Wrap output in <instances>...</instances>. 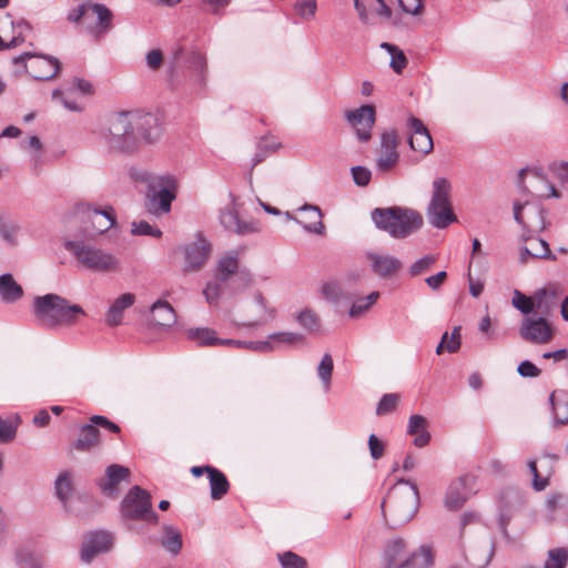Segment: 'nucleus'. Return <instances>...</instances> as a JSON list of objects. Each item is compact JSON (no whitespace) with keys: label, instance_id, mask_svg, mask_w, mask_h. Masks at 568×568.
I'll use <instances>...</instances> for the list:
<instances>
[{"label":"nucleus","instance_id":"1","mask_svg":"<svg viewBox=\"0 0 568 568\" xmlns=\"http://www.w3.org/2000/svg\"><path fill=\"white\" fill-rule=\"evenodd\" d=\"M375 226L390 237L402 240L419 231L423 216L416 210L404 206L376 207L371 212Z\"/></svg>","mask_w":568,"mask_h":568},{"label":"nucleus","instance_id":"2","mask_svg":"<svg viewBox=\"0 0 568 568\" xmlns=\"http://www.w3.org/2000/svg\"><path fill=\"white\" fill-rule=\"evenodd\" d=\"M33 311L43 326H72L87 315L82 306L71 304L67 298L49 293L33 300Z\"/></svg>","mask_w":568,"mask_h":568},{"label":"nucleus","instance_id":"3","mask_svg":"<svg viewBox=\"0 0 568 568\" xmlns=\"http://www.w3.org/2000/svg\"><path fill=\"white\" fill-rule=\"evenodd\" d=\"M71 23H79L94 40H102L113 27V13L103 3L89 2L69 10L67 16Z\"/></svg>","mask_w":568,"mask_h":568},{"label":"nucleus","instance_id":"4","mask_svg":"<svg viewBox=\"0 0 568 568\" xmlns=\"http://www.w3.org/2000/svg\"><path fill=\"white\" fill-rule=\"evenodd\" d=\"M64 248L75 258L80 266L98 273L115 272L120 261L112 253L82 240L64 242Z\"/></svg>","mask_w":568,"mask_h":568},{"label":"nucleus","instance_id":"5","mask_svg":"<svg viewBox=\"0 0 568 568\" xmlns=\"http://www.w3.org/2000/svg\"><path fill=\"white\" fill-rule=\"evenodd\" d=\"M102 136L110 149L129 153L139 148V136L134 132L133 113L120 112L111 115Z\"/></svg>","mask_w":568,"mask_h":568},{"label":"nucleus","instance_id":"6","mask_svg":"<svg viewBox=\"0 0 568 568\" xmlns=\"http://www.w3.org/2000/svg\"><path fill=\"white\" fill-rule=\"evenodd\" d=\"M452 184L446 178L433 181L432 197L426 214L429 224L436 229H446L457 222L450 202Z\"/></svg>","mask_w":568,"mask_h":568},{"label":"nucleus","instance_id":"7","mask_svg":"<svg viewBox=\"0 0 568 568\" xmlns=\"http://www.w3.org/2000/svg\"><path fill=\"white\" fill-rule=\"evenodd\" d=\"M14 67L13 74L21 77L29 74L32 79L48 81L53 79L60 71V62L57 58L44 54L23 52L12 59Z\"/></svg>","mask_w":568,"mask_h":568},{"label":"nucleus","instance_id":"8","mask_svg":"<svg viewBox=\"0 0 568 568\" xmlns=\"http://www.w3.org/2000/svg\"><path fill=\"white\" fill-rule=\"evenodd\" d=\"M176 191L178 181L174 176L165 174L155 178L149 184V195L145 202L148 212L153 215L169 213L172 202L176 197Z\"/></svg>","mask_w":568,"mask_h":568},{"label":"nucleus","instance_id":"9","mask_svg":"<svg viewBox=\"0 0 568 568\" xmlns=\"http://www.w3.org/2000/svg\"><path fill=\"white\" fill-rule=\"evenodd\" d=\"M399 483L410 485L413 493L405 496H398L397 491H390L382 503L383 514L387 513L396 525L406 524L412 520L418 507V489L414 483L402 479Z\"/></svg>","mask_w":568,"mask_h":568},{"label":"nucleus","instance_id":"10","mask_svg":"<svg viewBox=\"0 0 568 568\" xmlns=\"http://www.w3.org/2000/svg\"><path fill=\"white\" fill-rule=\"evenodd\" d=\"M121 514L125 519L141 520L151 524L158 521V515L152 509V499L149 491L140 486H133L121 503Z\"/></svg>","mask_w":568,"mask_h":568},{"label":"nucleus","instance_id":"11","mask_svg":"<svg viewBox=\"0 0 568 568\" xmlns=\"http://www.w3.org/2000/svg\"><path fill=\"white\" fill-rule=\"evenodd\" d=\"M526 506L525 494L514 487L503 489L498 497V526L501 535L509 538L510 520Z\"/></svg>","mask_w":568,"mask_h":568},{"label":"nucleus","instance_id":"12","mask_svg":"<svg viewBox=\"0 0 568 568\" xmlns=\"http://www.w3.org/2000/svg\"><path fill=\"white\" fill-rule=\"evenodd\" d=\"M518 332L524 341L537 345L548 343L554 335L551 324L547 317L537 314L524 317Z\"/></svg>","mask_w":568,"mask_h":568},{"label":"nucleus","instance_id":"13","mask_svg":"<svg viewBox=\"0 0 568 568\" xmlns=\"http://www.w3.org/2000/svg\"><path fill=\"white\" fill-rule=\"evenodd\" d=\"M345 120L354 129L357 139L361 142H367L372 138V129L375 124L376 112L371 104L361 105L354 110L345 112Z\"/></svg>","mask_w":568,"mask_h":568},{"label":"nucleus","instance_id":"14","mask_svg":"<svg viewBox=\"0 0 568 568\" xmlns=\"http://www.w3.org/2000/svg\"><path fill=\"white\" fill-rule=\"evenodd\" d=\"M182 252L184 272H196L206 264L212 252V245L205 237L199 235L193 242L185 244Z\"/></svg>","mask_w":568,"mask_h":568},{"label":"nucleus","instance_id":"15","mask_svg":"<svg viewBox=\"0 0 568 568\" xmlns=\"http://www.w3.org/2000/svg\"><path fill=\"white\" fill-rule=\"evenodd\" d=\"M397 146L396 131L393 129L384 131L381 135V153L376 160V171L378 173H387L396 165L399 159Z\"/></svg>","mask_w":568,"mask_h":568},{"label":"nucleus","instance_id":"16","mask_svg":"<svg viewBox=\"0 0 568 568\" xmlns=\"http://www.w3.org/2000/svg\"><path fill=\"white\" fill-rule=\"evenodd\" d=\"M240 252L231 250L226 252L217 262L216 275L221 281H227L232 275H237L242 281L243 286L246 287L252 282V274L247 268H241L239 265Z\"/></svg>","mask_w":568,"mask_h":568},{"label":"nucleus","instance_id":"17","mask_svg":"<svg viewBox=\"0 0 568 568\" xmlns=\"http://www.w3.org/2000/svg\"><path fill=\"white\" fill-rule=\"evenodd\" d=\"M77 211L89 215L94 234L106 232L115 223V213L112 206L98 209L90 203H80L77 205Z\"/></svg>","mask_w":568,"mask_h":568},{"label":"nucleus","instance_id":"18","mask_svg":"<svg viewBox=\"0 0 568 568\" xmlns=\"http://www.w3.org/2000/svg\"><path fill=\"white\" fill-rule=\"evenodd\" d=\"M495 555L494 538L485 534L477 541L473 542L467 551V560L477 568L487 567Z\"/></svg>","mask_w":568,"mask_h":568},{"label":"nucleus","instance_id":"19","mask_svg":"<svg viewBox=\"0 0 568 568\" xmlns=\"http://www.w3.org/2000/svg\"><path fill=\"white\" fill-rule=\"evenodd\" d=\"M366 258L369 262L372 272L379 278H390L395 276L403 266L402 261L390 254L367 252Z\"/></svg>","mask_w":568,"mask_h":568},{"label":"nucleus","instance_id":"20","mask_svg":"<svg viewBox=\"0 0 568 568\" xmlns=\"http://www.w3.org/2000/svg\"><path fill=\"white\" fill-rule=\"evenodd\" d=\"M297 212L301 214V219L293 217L290 213H287V216L301 224L308 233L318 235H323L325 233V226L322 222L323 214L317 205L304 204L297 209Z\"/></svg>","mask_w":568,"mask_h":568},{"label":"nucleus","instance_id":"21","mask_svg":"<svg viewBox=\"0 0 568 568\" xmlns=\"http://www.w3.org/2000/svg\"><path fill=\"white\" fill-rule=\"evenodd\" d=\"M134 132L141 142L153 143L161 136V126L155 115L146 113L142 115L133 114Z\"/></svg>","mask_w":568,"mask_h":568},{"label":"nucleus","instance_id":"22","mask_svg":"<svg viewBox=\"0 0 568 568\" xmlns=\"http://www.w3.org/2000/svg\"><path fill=\"white\" fill-rule=\"evenodd\" d=\"M129 477V468L112 464L106 467L105 477L98 481V486L105 496L115 497L119 493L118 486L122 481H128Z\"/></svg>","mask_w":568,"mask_h":568},{"label":"nucleus","instance_id":"23","mask_svg":"<svg viewBox=\"0 0 568 568\" xmlns=\"http://www.w3.org/2000/svg\"><path fill=\"white\" fill-rule=\"evenodd\" d=\"M112 536L106 531H93L85 539L81 549V559L90 562L98 554L111 549Z\"/></svg>","mask_w":568,"mask_h":568},{"label":"nucleus","instance_id":"24","mask_svg":"<svg viewBox=\"0 0 568 568\" xmlns=\"http://www.w3.org/2000/svg\"><path fill=\"white\" fill-rule=\"evenodd\" d=\"M220 223L227 232L237 235H246L257 231L255 223L241 220L234 206L221 210Z\"/></svg>","mask_w":568,"mask_h":568},{"label":"nucleus","instance_id":"25","mask_svg":"<svg viewBox=\"0 0 568 568\" xmlns=\"http://www.w3.org/2000/svg\"><path fill=\"white\" fill-rule=\"evenodd\" d=\"M253 308V320L248 322H243L239 326L242 327H256L262 325L270 320H273L276 315V310L274 307L267 306L266 300L261 292H255L253 300L248 303Z\"/></svg>","mask_w":568,"mask_h":568},{"label":"nucleus","instance_id":"26","mask_svg":"<svg viewBox=\"0 0 568 568\" xmlns=\"http://www.w3.org/2000/svg\"><path fill=\"white\" fill-rule=\"evenodd\" d=\"M135 302L133 293H124L116 297L105 312V323L110 327L122 324L125 310L130 308Z\"/></svg>","mask_w":568,"mask_h":568},{"label":"nucleus","instance_id":"27","mask_svg":"<svg viewBox=\"0 0 568 568\" xmlns=\"http://www.w3.org/2000/svg\"><path fill=\"white\" fill-rule=\"evenodd\" d=\"M470 478L468 476H464L458 478L457 480L453 481L447 489L446 496H445V507L450 510H456L463 507V505L466 503L468 496L466 494V486L467 481Z\"/></svg>","mask_w":568,"mask_h":568},{"label":"nucleus","instance_id":"28","mask_svg":"<svg viewBox=\"0 0 568 568\" xmlns=\"http://www.w3.org/2000/svg\"><path fill=\"white\" fill-rule=\"evenodd\" d=\"M407 434L414 436V445L416 447H425L430 440L426 418L418 414L412 415L407 425Z\"/></svg>","mask_w":568,"mask_h":568},{"label":"nucleus","instance_id":"29","mask_svg":"<svg viewBox=\"0 0 568 568\" xmlns=\"http://www.w3.org/2000/svg\"><path fill=\"white\" fill-rule=\"evenodd\" d=\"M554 422L557 425L568 423V393L564 390H554L549 396Z\"/></svg>","mask_w":568,"mask_h":568},{"label":"nucleus","instance_id":"30","mask_svg":"<svg viewBox=\"0 0 568 568\" xmlns=\"http://www.w3.org/2000/svg\"><path fill=\"white\" fill-rule=\"evenodd\" d=\"M153 321L156 325L163 327L172 326L176 321L175 311L172 305L163 300H158L151 306Z\"/></svg>","mask_w":568,"mask_h":568},{"label":"nucleus","instance_id":"31","mask_svg":"<svg viewBox=\"0 0 568 568\" xmlns=\"http://www.w3.org/2000/svg\"><path fill=\"white\" fill-rule=\"evenodd\" d=\"M530 215L538 217L540 221L544 220L542 209L539 205L530 204L528 202L514 203V219L520 226H523V229H526L531 224Z\"/></svg>","mask_w":568,"mask_h":568},{"label":"nucleus","instance_id":"32","mask_svg":"<svg viewBox=\"0 0 568 568\" xmlns=\"http://www.w3.org/2000/svg\"><path fill=\"white\" fill-rule=\"evenodd\" d=\"M23 295L22 287L14 281L10 273L0 275V297L3 302L13 303Z\"/></svg>","mask_w":568,"mask_h":568},{"label":"nucleus","instance_id":"33","mask_svg":"<svg viewBox=\"0 0 568 568\" xmlns=\"http://www.w3.org/2000/svg\"><path fill=\"white\" fill-rule=\"evenodd\" d=\"M534 311L535 314L540 316H548L551 312L555 300H556V293L555 291H549L547 288H539L534 293Z\"/></svg>","mask_w":568,"mask_h":568},{"label":"nucleus","instance_id":"34","mask_svg":"<svg viewBox=\"0 0 568 568\" xmlns=\"http://www.w3.org/2000/svg\"><path fill=\"white\" fill-rule=\"evenodd\" d=\"M210 495L213 500L222 499L230 489V483L226 476L217 468L210 470Z\"/></svg>","mask_w":568,"mask_h":568},{"label":"nucleus","instance_id":"35","mask_svg":"<svg viewBox=\"0 0 568 568\" xmlns=\"http://www.w3.org/2000/svg\"><path fill=\"white\" fill-rule=\"evenodd\" d=\"M100 433L91 424L83 425L79 430V437L74 442L73 447L77 450L87 452L99 443Z\"/></svg>","mask_w":568,"mask_h":568},{"label":"nucleus","instance_id":"36","mask_svg":"<svg viewBox=\"0 0 568 568\" xmlns=\"http://www.w3.org/2000/svg\"><path fill=\"white\" fill-rule=\"evenodd\" d=\"M186 335L200 346H220L222 342V338L216 336V332L207 327L190 328Z\"/></svg>","mask_w":568,"mask_h":568},{"label":"nucleus","instance_id":"37","mask_svg":"<svg viewBox=\"0 0 568 568\" xmlns=\"http://www.w3.org/2000/svg\"><path fill=\"white\" fill-rule=\"evenodd\" d=\"M9 24L12 28L13 36L9 40H4L0 36V51L22 44L26 41L23 32L31 29L30 24L24 20L17 23L10 20Z\"/></svg>","mask_w":568,"mask_h":568},{"label":"nucleus","instance_id":"38","mask_svg":"<svg viewBox=\"0 0 568 568\" xmlns=\"http://www.w3.org/2000/svg\"><path fill=\"white\" fill-rule=\"evenodd\" d=\"M527 256L535 258H555V255L551 254L548 243L542 239H531L530 247L525 246L524 248H521V261L526 262Z\"/></svg>","mask_w":568,"mask_h":568},{"label":"nucleus","instance_id":"39","mask_svg":"<svg viewBox=\"0 0 568 568\" xmlns=\"http://www.w3.org/2000/svg\"><path fill=\"white\" fill-rule=\"evenodd\" d=\"M163 529L164 536L161 539L162 547L173 556L179 555L183 544L181 532L170 525L164 526Z\"/></svg>","mask_w":568,"mask_h":568},{"label":"nucleus","instance_id":"40","mask_svg":"<svg viewBox=\"0 0 568 568\" xmlns=\"http://www.w3.org/2000/svg\"><path fill=\"white\" fill-rule=\"evenodd\" d=\"M406 549V544L403 538H394L390 539L385 547V560L387 562V568H394L397 566V561L404 556Z\"/></svg>","mask_w":568,"mask_h":568},{"label":"nucleus","instance_id":"41","mask_svg":"<svg viewBox=\"0 0 568 568\" xmlns=\"http://www.w3.org/2000/svg\"><path fill=\"white\" fill-rule=\"evenodd\" d=\"M54 490H55V496L65 507L69 498L73 494V485H72L70 473L64 471V473H61L57 477V479L54 481Z\"/></svg>","mask_w":568,"mask_h":568},{"label":"nucleus","instance_id":"42","mask_svg":"<svg viewBox=\"0 0 568 568\" xmlns=\"http://www.w3.org/2000/svg\"><path fill=\"white\" fill-rule=\"evenodd\" d=\"M272 342V349H280L284 346H292L304 341V336L295 332H276L268 335Z\"/></svg>","mask_w":568,"mask_h":568},{"label":"nucleus","instance_id":"43","mask_svg":"<svg viewBox=\"0 0 568 568\" xmlns=\"http://www.w3.org/2000/svg\"><path fill=\"white\" fill-rule=\"evenodd\" d=\"M568 548L555 547L547 551L542 568H567Z\"/></svg>","mask_w":568,"mask_h":568},{"label":"nucleus","instance_id":"44","mask_svg":"<svg viewBox=\"0 0 568 568\" xmlns=\"http://www.w3.org/2000/svg\"><path fill=\"white\" fill-rule=\"evenodd\" d=\"M546 506L551 521L562 519L561 511L568 507V497L561 494H551L546 499Z\"/></svg>","mask_w":568,"mask_h":568},{"label":"nucleus","instance_id":"45","mask_svg":"<svg viewBox=\"0 0 568 568\" xmlns=\"http://www.w3.org/2000/svg\"><path fill=\"white\" fill-rule=\"evenodd\" d=\"M379 298V292L374 291L365 297H359L351 305L348 315L352 318H357L366 313Z\"/></svg>","mask_w":568,"mask_h":568},{"label":"nucleus","instance_id":"46","mask_svg":"<svg viewBox=\"0 0 568 568\" xmlns=\"http://www.w3.org/2000/svg\"><path fill=\"white\" fill-rule=\"evenodd\" d=\"M381 48L386 50L390 54L389 65L393 69V71L396 72L397 74H400L407 64V59L404 52L395 44L388 42H383L381 44Z\"/></svg>","mask_w":568,"mask_h":568},{"label":"nucleus","instance_id":"47","mask_svg":"<svg viewBox=\"0 0 568 568\" xmlns=\"http://www.w3.org/2000/svg\"><path fill=\"white\" fill-rule=\"evenodd\" d=\"M408 143L414 151L420 152L422 154H428L434 148L429 131L410 135Z\"/></svg>","mask_w":568,"mask_h":568},{"label":"nucleus","instance_id":"48","mask_svg":"<svg viewBox=\"0 0 568 568\" xmlns=\"http://www.w3.org/2000/svg\"><path fill=\"white\" fill-rule=\"evenodd\" d=\"M333 368L334 363L332 356L328 353L324 354L317 366V375L325 390H328L331 387Z\"/></svg>","mask_w":568,"mask_h":568},{"label":"nucleus","instance_id":"49","mask_svg":"<svg viewBox=\"0 0 568 568\" xmlns=\"http://www.w3.org/2000/svg\"><path fill=\"white\" fill-rule=\"evenodd\" d=\"M528 468L532 475V480H531V487L534 490L536 491H542L547 488V486L549 485V478L552 474V470L550 469L547 475L542 476L539 474L538 469H537V462L536 459H530L528 460Z\"/></svg>","mask_w":568,"mask_h":568},{"label":"nucleus","instance_id":"50","mask_svg":"<svg viewBox=\"0 0 568 568\" xmlns=\"http://www.w3.org/2000/svg\"><path fill=\"white\" fill-rule=\"evenodd\" d=\"M511 303L516 310L526 316H531L534 313V296H526L518 290H515Z\"/></svg>","mask_w":568,"mask_h":568},{"label":"nucleus","instance_id":"51","mask_svg":"<svg viewBox=\"0 0 568 568\" xmlns=\"http://www.w3.org/2000/svg\"><path fill=\"white\" fill-rule=\"evenodd\" d=\"M277 559L282 568H307L306 559L291 550L277 554Z\"/></svg>","mask_w":568,"mask_h":568},{"label":"nucleus","instance_id":"52","mask_svg":"<svg viewBox=\"0 0 568 568\" xmlns=\"http://www.w3.org/2000/svg\"><path fill=\"white\" fill-rule=\"evenodd\" d=\"M296 321L300 324V326H302L303 328H305L308 332H315L320 327L318 316L315 314V312H313L310 308H305V310L301 311L296 315Z\"/></svg>","mask_w":568,"mask_h":568},{"label":"nucleus","instance_id":"53","mask_svg":"<svg viewBox=\"0 0 568 568\" xmlns=\"http://www.w3.org/2000/svg\"><path fill=\"white\" fill-rule=\"evenodd\" d=\"M225 281H221L217 276L216 278L207 282L205 288L203 290V294L209 304H216L220 300L221 293L223 291V284Z\"/></svg>","mask_w":568,"mask_h":568},{"label":"nucleus","instance_id":"54","mask_svg":"<svg viewBox=\"0 0 568 568\" xmlns=\"http://www.w3.org/2000/svg\"><path fill=\"white\" fill-rule=\"evenodd\" d=\"M19 425V418L3 419L0 417V443L11 442L16 435Z\"/></svg>","mask_w":568,"mask_h":568},{"label":"nucleus","instance_id":"55","mask_svg":"<svg viewBox=\"0 0 568 568\" xmlns=\"http://www.w3.org/2000/svg\"><path fill=\"white\" fill-rule=\"evenodd\" d=\"M16 561L19 568H40L39 558L24 548L17 551Z\"/></svg>","mask_w":568,"mask_h":568},{"label":"nucleus","instance_id":"56","mask_svg":"<svg viewBox=\"0 0 568 568\" xmlns=\"http://www.w3.org/2000/svg\"><path fill=\"white\" fill-rule=\"evenodd\" d=\"M436 260H437L436 256L433 254L424 255L423 257L418 258L409 266V270H408L409 275L415 277V276L423 274L424 272H426L427 270H429L433 266V264L436 262Z\"/></svg>","mask_w":568,"mask_h":568},{"label":"nucleus","instance_id":"57","mask_svg":"<svg viewBox=\"0 0 568 568\" xmlns=\"http://www.w3.org/2000/svg\"><path fill=\"white\" fill-rule=\"evenodd\" d=\"M27 149L33 150L31 163L36 171H39L42 164V143L37 135H32L28 140Z\"/></svg>","mask_w":568,"mask_h":568},{"label":"nucleus","instance_id":"58","mask_svg":"<svg viewBox=\"0 0 568 568\" xmlns=\"http://www.w3.org/2000/svg\"><path fill=\"white\" fill-rule=\"evenodd\" d=\"M398 399V395L394 393L383 395L377 404L376 414L378 416L389 414L396 408Z\"/></svg>","mask_w":568,"mask_h":568},{"label":"nucleus","instance_id":"59","mask_svg":"<svg viewBox=\"0 0 568 568\" xmlns=\"http://www.w3.org/2000/svg\"><path fill=\"white\" fill-rule=\"evenodd\" d=\"M190 68L194 70V75L197 82L202 83L206 72V61L200 53L193 52L189 59Z\"/></svg>","mask_w":568,"mask_h":568},{"label":"nucleus","instance_id":"60","mask_svg":"<svg viewBox=\"0 0 568 568\" xmlns=\"http://www.w3.org/2000/svg\"><path fill=\"white\" fill-rule=\"evenodd\" d=\"M132 234L134 235H143V236H153L161 237L162 231L153 225H151L146 221H139L132 223Z\"/></svg>","mask_w":568,"mask_h":568},{"label":"nucleus","instance_id":"61","mask_svg":"<svg viewBox=\"0 0 568 568\" xmlns=\"http://www.w3.org/2000/svg\"><path fill=\"white\" fill-rule=\"evenodd\" d=\"M352 178L357 186H366L371 182L372 172L366 166L356 165L351 169Z\"/></svg>","mask_w":568,"mask_h":568},{"label":"nucleus","instance_id":"62","mask_svg":"<svg viewBox=\"0 0 568 568\" xmlns=\"http://www.w3.org/2000/svg\"><path fill=\"white\" fill-rule=\"evenodd\" d=\"M316 0H296L295 10L296 12L305 19L313 18L316 12Z\"/></svg>","mask_w":568,"mask_h":568},{"label":"nucleus","instance_id":"63","mask_svg":"<svg viewBox=\"0 0 568 568\" xmlns=\"http://www.w3.org/2000/svg\"><path fill=\"white\" fill-rule=\"evenodd\" d=\"M18 231V226L3 217H0V234L4 241L13 244L16 242V234Z\"/></svg>","mask_w":568,"mask_h":568},{"label":"nucleus","instance_id":"64","mask_svg":"<svg viewBox=\"0 0 568 568\" xmlns=\"http://www.w3.org/2000/svg\"><path fill=\"white\" fill-rule=\"evenodd\" d=\"M460 326H455L450 333L448 334V338L445 343L446 352L453 354L456 353L462 345V335H460Z\"/></svg>","mask_w":568,"mask_h":568}]
</instances>
